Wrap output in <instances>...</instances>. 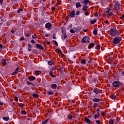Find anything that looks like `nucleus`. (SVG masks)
Listing matches in <instances>:
<instances>
[{"label":"nucleus","instance_id":"obj_1","mask_svg":"<svg viewBox=\"0 0 124 124\" xmlns=\"http://www.w3.org/2000/svg\"><path fill=\"white\" fill-rule=\"evenodd\" d=\"M119 34H121V33L118 31L116 27L110 29V35L111 36H117V35H119Z\"/></svg>","mask_w":124,"mask_h":124},{"label":"nucleus","instance_id":"obj_2","mask_svg":"<svg viewBox=\"0 0 124 124\" xmlns=\"http://www.w3.org/2000/svg\"><path fill=\"white\" fill-rule=\"evenodd\" d=\"M122 40V38L121 37H116L112 40V42L113 44H119Z\"/></svg>","mask_w":124,"mask_h":124},{"label":"nucleus","instance_id":"obj_3","mask_svg":"<svg viewBox=\"0 0 124 124\" xmlns=\"http://www.w3.org/2000/svg\"><path fill=\"white\" fill-rule=\"evenodd\" d=\"M112 85L115 88H121L122 86L120 81H114L113 82Z\"/></svg>","mask_w":124,"mask_h":124},{"label":"nucleus","instance_id":"obj_4","mask_svg":"<svg viewBox=\"0 0 124 124\" xmlns=\"http://www.w3.org/2000/svg\"><path fill=\"white\" fill-rule=\"evenodd\" d=\"M87 42L88 43L90 42V38L88 36L84 37L81 41V43H87Z\"/></svg>","mask_w":124,"mask_h":124},{"label":"nucleus","instance_id":"obj_5","mask_svg":"<svg viewBox=\"0 0 124 124\" xmlns=\"http://www.w3.org/2000/svg\"><path fill=\"white\" fill-rule=\"evenodd\" d=\"M114 8H116V10H118V11L121 10V5H120V3H119V2H115L114 5Z\"/></svg>","mask_w":124,"mask_h":124},{"label":"nucleus","instance_id":"obj_6","mask_svg":"<svg viewBox=\"0 0 124 124\" xmlns=\"http://www.w3.org/2000/svg\"><path fill=\"white\" fill-rule=\"evenodd\" d=\"M46 28L48 30V31H50L52 29V24L50 22L47 23L45 25Z\"/></svg>","mask_w":124,"mask_h":124},{"label":"nucleus","instance_id":"obj_7","mask_svg":"<svg viewBox=\"0 0 124 124\" xmlns=\"http://www.w3.org/2000/svg\"><path fill=\"white\" fill-rule=\"evenodd\" d=\"M93 92L96 94H98V93H100V90L98 89L97 88H95L93 89Z\"/></svg>","mask_w":124,"mask_h":124},{"label":"nucleus","instance_id":"obj_8","mask_svg":"<svg viewBox=\"0 0 124 124\" xmlns=\"http://www.w3.org/2000/svg\"><path fill=\"white\" fill-rule=\"evenodd\" d=\"M75 15V11L73 10L70 14V16L71 18H74V16Z\"/></svg>","mask_w":124,"mask_h":124},{"label":"nucleus","instance_id":"obj_9","mask_svg":"<svg viewBox=\"0 0 124 124\" xmlns=\"http://www.w3.org/2000/svg\"><path fill=\"white\" fill-rule=\"evenodd\" d=\"M84 121L85 122V123H86L87 124H91V123H92V121H91V120H90L89 118L85 117L84 118Z\"/></svg>","mask_w":124,"mask_h":124},{"label":"nucleus","instance_id":"obj_10","mask_svg":"<svg viewBox=\"0 0 124 124\" xmlns=\"http://www.w3.org/2000/svg\"><path fill=\"white\" fill-rule=\"evenodd\" d=\"M28 79H29V81H34V80H35V79H36V78H35V77L30 76L28 78Z\"/></svg>","mask_w":124,"mask_h":124},{"label":"nucleus","instance_id":"obj_11","mask_svg":"<svg viewBox=\"0 0 124 124\" xmlns=\"http://www.w3.org/2000/svg\"><path fill=\"white\" fill-rule=\"evenodd\" d=\"M19 72V67L16 68L15 71L12 74V75H16Z\"/></svg>","mask_w":124,"mask_h":124},{"label":"nucleus","instance_id":"obj_12","mask_svg":"<svg viewBox=\"0 0 124 124\" xmlns=\"http://www.w3.org/2000/svg\"><path fill=\"white\" fill-rule=\"evenodd\" d=\"M1 62L3 66H5V65H6V61H5L4 59H2L1 60Z\"/></svg>","mask_w":124,"mask_h":124},{"label":"nucleus","instance_id":"obj_13","mask_svg":"<svg viewBox=\"0 0 124 124\" xmlns=\"http://www.w3.org/2000/svg\"><path fill=\"white\" fill-rule=\"evenodd\" d=\"M88 8H89V6H88L87 5H85L83 6V7L82 8V10H83V11L87 12V11H88Z\"/></svg>","mask_w":124,"mask_h":124},{"label":"nucleus","instance_id":"obj_14","mask_svg":"<svg viewBox=\"0 0 124 124\" xmlns=\"http://www.w3.org/2000/svg\"><path fill=\"white\" fill-rule=\"evenodd\" d=\"M95 44L94 43H90L88 46L89 49H92L93 47H94Z\"/></svg>","mask_w":124,"mask_h":124},{"label":"nucleus","instance_id":"obj_15","mask_svg":"<svg viewBox=\"0 0 124 124\" xmlns=\"http://www.w3.org/2000/svg\"><path fill=\"white\" fill-rule=\"evenodd\" d=\"M76 6L77 8H79V7H82V5L80 2H78L76 3Z\"/></svg>","mask_w":124,"mask_h":124},{"label":"nucleus","instance_id":"obj_16","mask_svg":"<svg viewBox=\"0 0 124 124\" xmlns=\"http://www.w3.org/2000/svg\"><path fill=\"white\" fill-rule=\"evenodd\" d=\"M35 45L36 47L40 48L41 50H44V48H43V47H42L40 45L36 44Z\"/></svg>","mask_w":124,"mask_h":124},{"label":"nucleus","instance_id":"obj_17","mask_svg":"<svg viewBox=\"0 0 124 124\" xmlns=\"http://www.w3.org/2000/svg\"><path fill=\"white\" fill-rule=\"evenodd\" d=\"M51 88L53 89V90H55L57 89V85L56 84H53L51 85Z\"/></svg>","mask_w":124,"mask_h":124},{"label":"nucleus","instance_id":"obj_18","mask_svg":"<svg viewBox=\"0 0 124 124\" xmlns=\"http://www.w3.org/2000/svg\"><path fill=\"white\" fill-rule=\"evenodd\" d=\"M93 102H99L100 99L94 98L93 99Z\"/></svg>","mask_w":124,"mask_h":124},{"label":"nucleus","instance_id":"obj_19","mask_svg":"<svg viewBox=\"0 0 124 124\" xmlns=\"http://www.w3.org/2000/svg\"><path fill=\"white\" fill-rule=\"evenodd\" d=\"M116 95H114V94H111V96H110V98L111 99H116Z\"/></svg>","mask_w":124,"mask_h":124},{"label":"nucleus","instance_id":"obj_20","mask_svg":"<svg viewBox=\"0 0 124 124\" xmlns=\"http://www.w3.org/2000/svg\"><path fill=\"white\" fill-rule=\"evenodd\" d=\"M46 93L49 95H51L52 94H54V92L53 91H48Z\"/></svg>","mask_w":124,"mask_h":124},{"label":"nucleus","instance_id":"obj_21","mask_svg":"<svg viewBox=\"0 0 124 124\" xmlns=\"http://www.w3.org/2000/svg\"><path fill=\"white\" fill-rule=\"evenodd\" d=\"M43 0H34L36 2H37L39 4H40L42 2Z\"/></svg>","mask_w":124,"mask_h":124},{"label":"nucleus","instance_id":"obj_22","mask_svg":"<svg viewBox=\"0 0 124 124\" xmlns=\"http://www.w3.org/2000/svg\"><path fill=\"white\" fill-rule=\"evenodd\" d=\"M93 33L94 35H97V31L96 29H94L93 31Z\"/></svg>","mask_w":124,"mask_h":124},{"label":"nucleus","instance_id":"obj_23","mask_svg":"<svg viewBox=\"0 0 124 124\" xmlns=\"http://www.w3.org/2000/svg\"><path fill=\"white\" fill-rule=\"evenodd\" d=\"M3 120H4V121H5L6 122H7V121H8V120H9V117H3L2 118Z\"/></svg>","mask_w":124,"mask_h":124},{"label":"nucleus","instance_id":"obj_24","mask_svg":"<svg viewBox=\"0 0 124 124\" xmlns=\"http://www.w3.org/2000/svg\"><path fill=\"white\" fill-rule=\"evenodd\" d=\"M90 2V1H89V0H84L83 1L84 3H85V5H87L88 4V3H89V2Z\"/></svg>","mask_w":124,"mask_h":124},{"label":"nucleus","instance_id":"obj_25","mask_svg":"<svg viewBox=\"0 0 124 124\" xmlns=\"http://www.w3.org/2000/svg\"><path fill=\"white\" fill-rule=\"evenodd\" d=\"M98 107V104L97 103H94V105L93 106V108H96V107Z\"/></svg>","mask_w":124,"mask_h":124},{"label":"nucleus","instance_id":"obj_26","mask_svg":"<svg viewBox=\"0 0 124 124\" xmlns=\"http://www.w3.org/2000/svg\"><path fill=\"white\" fill-rule=\"evenodd\" d=\"M49 76H50L51 77H53V78H54V77H56L55 75H53L52 72L51 71L49 72Z\"/></svg>","mask_w":124,"mask_h":124},{"label":"nucleus","instance_id":"obj_27","mask_svg":"<svg viewBox=\"0 0 124 124\" xmlns=\"http://www.w3.org/2000/svg\"><path fill=\"white\" fill-rule=\"evenodd\" d=\"M81 63L82 64H86V59H82L81 60Z\"/></svg>","mask_w":124,"mask_h":124},{"label":"nucleus","instance_id":"obj_28","mask_svg":"<svg viewBox=\"0 0 124 124\" xmlns=\"http://www.w3.org/2000/svg\"><path fill=\"white\" fill-rule=\"evenodd\" d=\"M48 121H49L48 119H46L45 120L44 122H42V124H46L48 122Z\"/></svg>","mask_w":124,"mask_h":124},{"label":"nucleus","instance_id":"obj_29","mask_svg":"<svg viewBox=\"0 0 124 124\" xmlns=\"http://www.w3.org/2000/svg\"><path fill=\"white\" fill-rule=\"evenodd\" d=\"M96 22V19H93V20H91V24H95Z\"/></svg>","mask_w":124,"mask_h":124},{"label":"nucleus","instance_id":"obj_30","mask_svg":"<svg viewBox=\"0 0 124 124\" xmlns=\"http://www.w3.org/2000/svg\"><path fill=\"white\" fill-rule=\"evenodd\" d=\"M35 74H37V75H39L41 73V72L40 71H36L35 72Z\"/></svg>","mask_w":124,"mask_h":124},{"label":"nucleus","instance_id":"obj_31","mask_svg":"<svg viewBox=\"0 0 124 124\" xmlns=\"http://www.w3.org/2000/svg\"><path fill=\"white\" fill-rule=\"evenodd\" d=\"M25 36L26 37H30L31 36V34L30 33H25Z\"/></svg>","mask_w":124,"mask_h":124},{"label":"nucleus","instance_id":"obj_32","mask_svg":"<svg viewBox=\"0 0 124 124\" xmlns=\"http://www.w3.org/2000/svg\"><path fill=\"white\" fill-rule=\"evenodd\" d=\"M32 96H33V97H38V94L36 93H33Z\"/></svg>","mask_w":124,"mask_h":124},{"label":"nucleus","instance_id":"obj_33","mask_svg":"<svg viewBox=\"0 0 124 124\" xmlns=\"http://www.w3.org/2000/svg\"><path fill=\"white\" fill-rule=\"evenodd\" d=\"M93 82H95V84H97L98 83V80L96 78H94L93 79Z\"/></svg>","mask_w":124,"mask_h":124},{"label":"nucleus","instance_id":"obj_34","mask_svg":"<svg viewBox=\"0 0 124 124\" xmlns=\"http://www.w3.org/2000/svg\"><path fill=\"white\" fill-rule=\"evenodd\" d=\"M48 64H49V65H52L53 64V62L51 61H49L48 62Z\"/></svg>","mask_w":124,"mask_h":124},{"label":"nucleus","instance_id":"obj_35","mask_svg":"<svg viewBox=\"0 0 124 124\" xmlns=\"http://www.w3.org/2000/svg\"><path fill=\"white\" fill-rule=\"evenodd\" d=\"M68 117L69 119H70V120H72V118H73L72 115L69 114Z\"/></svg>","mask_w":124,"mask_h":124},{"label":"nucleus","instance_id":"obj_36","mask_svg":"<svg viewBox=\"0 0 124 124\" xmlns=\"http://www.w3.org/2000/svg\"><path fill=\"white\" fill-rule=\"evenodd\" d=\"M33 52H34V54H35V55H37V54H38V51H37V50L35 49L33 50Z\"/></svg>","mask_w":124,"mask_h":124},{"label":"nucleus","instance_id":"obj_37","mask_svg":"<svg viewBox=\"0 0 124 124\" xmlns=\"http://www.w3.org/2000/svg\"><path fill=\"white\" fill-rule=\"evenodd\" d=\"M27 84L29 85H32L33 86H35L34 85H33V84H32V83L30 82H29V81H27Z\"/></svg>","mask_w":124,"mask_h":124},{"label":"nucleus","instance_id":"obj_38","mask_svg":"<svg viewBox=\"0 0 124 124\" xmlns=\"http://www.w3.org/2000/svg\"><path fill=\"white\" fill-rule=\"evenodd\" d=\"M109 124H114V121L113 120L111 119L109 120Z\"/></svg>","mask_w":124,"mask_h":124},{"label":"nucleus","instance_id":"obj_39","mask_svg":"<svg viewBox=\"0 0 124 124\" xmlns=\"http://www.w3.org/2000/svg\"><path fill=\"white\" fill-rule=\"evenodd\" d=\"M108 15L110 16V17H113V16H114V14L113 13H108Z\"/></svg>","mask_w":124,"mask_h":124},{"label":"nucleus","instance_id":"obj_40","mask_svg":"<svg viewBox=\"0 0 124 124\" xmlns=\"http://www.w3.org/2000/svg\"><path fill=\"white\" fill-rule=\"evenodd\" d=\"M85 15L86 16H89V15H90V12L87 11L85 13Z\"/></svg>","mask_w":124,"mask_h":124},{"label":"nucleus","instance_id":"obj_41","mask_svg":"<svg viewBox=\"0 0 124 124\" xmlns=\"http://www.w3.org/2000/svg\"><path fill=\"white\" fill-rule=\"evenodd\" d=\"M22 11H23V9H19L17 11V13H20V12H22Z\"/></svg>","mask_w":124,"mask_h":124},{"label":"nucleus","instance_id":"obj_42","mask_svg":"<svg viewBox=\"0 0 124 124\" xmlns=\"http://www.w3.org/2000/svg\"><path fill=\"white\" fill-rule=\"evenodd\" d=\"M21 114H24V115H26V114H27V112H26V110H22L21 111Z\"/></svg>","mask_w":124,"mask_h":124},{"label":"nucleus","instance_id":"obj_43","mask_svg":"<svg viewBox=\"0 0 124 124\" xmlns=\"http://www.w3.org/2000/svg\"><path fill=\"white\" fill-rule=\"evenodd\" d=\"M70 32H71V33H75V31H74V30L73 29H71Z\"/></svg>","mask_w":124,"mask_h":124},{"label":"nucleus","instance_id":"obj_44","mask_svg":"<svg viewBox=\"0 0 124 124\" xmlns=\"http://www.w3.org/2000/svg\"><path fill=\"white\" fill-rule=\"evenodd\" d=\"M18 97H17L16 96L15 97V101H16V102H17V101H18Z\"/></svg>","mask_w":124,"mask_h":124},{"label":"nucleus","instance_id":"obj_45","mask_svg":"<svg viewBox=\"0 0 124 124\" xmlns=\"http://www.w3.org/2000/svg\"><path fill=\"white\" fill-rule=\"evenodd\" d=\"M96 49H97V50H99V49H100V45H98L96 46Z\"/></svg>","mask_w":124,"mask_h":124},{"label":"nucleus","instance_id":"obj_46","mask_svg":"<svg viewBox=\"0 0 124 124\" xmlns=\"http://www.w3.org/2000/svg\"><path fill=\"white\" fill-rule=\"evenodd\" d=\"M62 34H65L66 33L65 30H63V29H62Z\"/></svg>","mask_w":124,"mask_h":124},{"label":"nucleus","instance_id":"obj_47","mask_svg":"<svg viewBox=\"0 0 124 124\" xmlns=\"http://www.w3.org/2000/svg\"><path fill=\"white\" fill-rule=\"evenodd\" d=\"M0 49H4V46H2V45L0 44Z\"/></svg>","mask_w":124,"mask_h":124},{"label":"nucleus","instance_id":"obj_48","mask_svg":"<svg viewBox=\"0 0 124 124\" xmlns=\"http://www.w3.org/2000/svg\"><path fill=\"white\" fill-rule=\"evenodd\" d=\"M79 14H80V11H77L76 12V15H79Z\"/></svg>","mask_w":124,"mask_h":124},{"label":"nucleus","instance_id":"obj_49","mask_svg":"<svg viewBox=\"0 0 124 124\" xmlns=\"http://www.w3.org/2000/svg\"><path fill=\"white\" fill-rule=\"evenodd\" d=\"M63 37L64 39H65V38H66V37H67V35H66V34H64L63 35Z\"/></svg>","mask_w":124,"mask_h":124},{"label":"nucleus","instance_id":"obj_50","mask_svg":"<svg viewBox=\"0 0 124 124\" xmlns=\"http://www.w3.org/2000/svg\"><path fill=\"white\" fill-rule=\"evenodd\" d=\"M24 39H25V38H24V37H22L21 38H20L19 40H20V41H22L24 40Z\"/></svg>","mask_w":124,"mask_h":124},{"label":"nucleus","instance_id":"obj_51","mask_svg":"<svg viewBox=\"0 0 124 124\" xmlns=\"http://www.w3.org/2000/svg\"><path fill=\"white\" fill-rule=\"evenodd\" d=\"M19 107H23L24 105L22 103H20L19 105Z\"/></svg>","mask_w":124,"mask_h":124},{"label":"nucleus","instance_id":"obj_52","mask_svg":"<svg viewBox=\"0 0 124 124\" xmlns=\"http://www.w3.org/2000/svg\"><path fill=\"white\" fill-rule=\"evenodd\" d=\"M57 52H58V53H62V51L60 49H57Z\"/></svg>","mask_w":124,"mask_h":124},{"label":"nucleus","instance_id":"obj_53","mask_svg":"<svg viewBox=\"0 0 124 124\" xmlns=\"http://www.w3.org/2000/svg\"><path fill=\"white\" fill-rule=\"evenodd\" d=\"M95 123H96V124H100V121H95Z\"/></svg>","mask_w":124,"mask_h":124},{"label":"nucleus","instance_id":"obj_54","mask_svg":"<svg viewBox=\"0 0 124 124\" xmlns=\"http://www.w3.org/2000/svg\"><path fill=\"white\" fill-rule=\"evenodd\" d=\"M45 36L46 37H49V36H50V34L46 33L45 34Z\"/></svg>","mask_w":124,"mask_h":124},{"label":"nucleus","instance_id":"obj_55","mask_svg":"<svg viewBox=\"0 0 124 124\" xmlns=\"http://www.w3.org/2000/svg\"><path fill=\"white\" fill-rule=\"evenodd\" d=\"M31 43H33V44H35V41L33 40H31Z\"/></svg>","mask_w":124,"mask_h":124},{"label":"nucleus","instance_id":"obj_56","mask_svg":"<svg viewBox=\"0 0 124 124\" xmlns=\"http://www.w3.org/2000/svg\"><path fill=\"white\" fill-rule=\"evenodd\" d=\"M123 18H124V15H122V16L120 17V19H123Z\"/></svg>","mask_w":124,"mask_h":124},{"label":"nucleus","instance_id":"obj_57","mask_svg":"<svg viewBox=\"0 0 124 124\" xmlns=\"http://www.w3.org/2000/svg\"><path fill=\"white\" fill-rule=\"evenodd\" d=\"M28 47H29V48H31V47H32V46L31 44H29V45H28Z\"/></svg>","mask_w":124,"mask_h":124},{"label":"nucleus","instance_id":"obj_58","mask_svg":"<svg viewBox=\"0 0 124 124\" xmlns=\"http://www.w3.org/2000/svg\"><path fill=\"white\" fill-rule=\"evenodd\" d=\"M52 10H53V11H55L56 10V8L55 7H52L51 8Z\"/></svg>","mask_w":124,"mask_h":124},{"label":"nucleus","instance_id":"obj_59","mask_svg":"<svg viewBox=\"0 0 124 124\" xmlns=\"http://www.w3.org/2000/svg\"><path fill=\"white\" fill-rule=\"evenodd\" d=\"M0 105H1V106L3 105V103L1 101H0Z\"/></svg>","mask_w":124,"mask_h":124},{"label":"nucleus","instance_id":"obj_60","mask_svg":"<svg viewBox=\"0 0 124 124\" xmlns=\"http://www.w3.org/2000/svg\"><path fill=\"white\" fill-rule=\"evenodd\" d=\"M94 16H95V17H97V13H94Z\"/></svg>","mask_w":124,"mask_h":124},{"label":"nucleus","instance_id":"obj_61","mask_svg":"<svg viewBox=\"0 0 124 124\" xmlns=\"http://www.w3.org/2000/svg\"><path fill=\"white\" fill-rule=\"evenodd\" d=\"M3 2V0H0V3L2 4Z\"/></svg>","mask_w":124,"mask_h":124},{"label":"nucleus","instance_id":"obj_62","mask_svg":"<svg viewBox=\"0 0 124 124\" xmlns=\"http://www.w3.org/2000/svg\"><path fill=\"white\" fill-rule=\"evenodd\" d=\"M6 25H7V26H10V23H9V22H7V23H6Z\"/></svg>","mask_w":124,"mask_h":124},{"label":"nucleus","instance_id":"obj_63","mask_svg":"<svg viewBox=\"0 0 124 124\" xmlns=\"http://www.w3.org/2000/svg\"><path fill=\"white\" fill-rule=\"evenodd\" d=\"M11 32H12V33H14V32H15V31H14L13 30H12L11 31Z\"/></svg>","mask_w":124,"mask_h":124},{"label":"nucleus","instance_id":"obj_64","mask_svg":"<svg viewBox=\"0 0 124 124\" xmlns=\"http://www.w3.org/2000/svg\"><path fill=\"white\" fill-rule=\"evenodd\" d=\"M97 117H99V115H100V114L99 113V112H98L97 113Z\"/></svg>","mask_w":124,"mask_h":124}]
</instances>
